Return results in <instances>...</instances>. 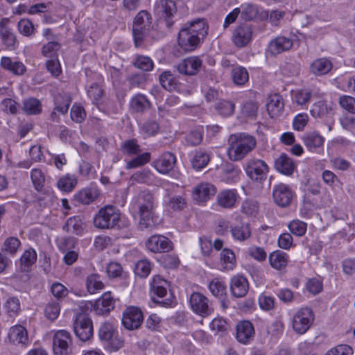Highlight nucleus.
Listing matches in <instances>:
<instances>
[{
  "mask_svg": "<svg viewBox=\"0 0 355 355\" xmlns=\"http://www.w3.org/2000/svg\"><path fill=\"white\" fill-rule=\"evenodd\" d=\"M60 311V306L57 302H49L44 309L45 316L50 320H55Z\"/></svg>",
  "mask_w": 355,
  "mask_h": 355,
  "instance_id": "52",
  "label": "nucleus"
},
{
  "mask_svg": "<svg viewBox=\"0 0 355 355\" xmlns=\"http://www.w3.org/2000/svg\"><path fill=\"white\" fill-rule=\"evenodd\" d=\"M332 68V64L327 58H319L314 60L310 67L311 72L316 76L327 74Z\"/></svg>",
  "mask_w": 355,
  "mask_h": 355,
  "instance_id": "31",
  "label": "nucleus"
},
{
  "mask_svg": "<svg viewBox=\"0 0 355 355\" xmlns=\"http://www.w3.org/2000/svg\"><path fill=\"white\" fill-rule=\"evenodd\" d=\"M305 146L310 151H315L323 146L324 139L316 132L306 133L303 137Z\"/></svg>",
  "mask_w": 355,
  "mask_h": 355,
  "instance_id": "28",
  "label": "nucleus"
},
{
  "mask_svg": "<svg viewBox=\"0 0 355 355\" xmlns=\"http://www.w3.org/2000/svg\"><path fill=\"white\" fill-rule=\"evenodd\" d=\"M216 109L221 115L227 116L234 113L235 104L230 101L222 100L216 103Z\"/></svg>",
  "mask_w": 355,
  "mask_h": 355,
  "instance_id": "50",
  "label": "nucleus"
},
{
  "mask_svg": "<svg viewBox=\"0 0 355 355\" xmlns=\"http://www.w3.org/2000/svg\"><path fill=\"white\" fill-rule=\"evenodd\" d=\"M150 157V155L148 153H144L137 156L128 162L127 168H132L144 165L149 162Z\"/></svg>",
  "mask_w": 355,
  "mask_h": 355,
  "instance_id": "59",
  "label": "nucleus"
},
{
  "mask_svg": "<svg viewBox=\"0 0 355 355\" xmlns=\"http://www.w3.org/2000/svg\"><path fill=\"white\" fill-rule=\"evenodd\" d=\"M272 197L274 202L278 206L286 207L291 204L293 194L288 186L280 183L274 187Z\"/></svg>",
  "mask_w": 355,
  "mask_h": 355,
  "instance_id": "14",
  "label": "nucleus"
},
{
  "mask_svg": "<svg viewBox=\"0 0 355 355\" xmlns=\"http://www.w3.org/2000/svg\"><path fill=\"white\" fill-rule=\"evenodd\" d=\"M184 28L189 30L192 34L199 36L202 40L208 33V25L204 19H197L185 24Z\"/></svg>",
  "mask_w": 355,
  "mask_h": 355,
  "instance_id": "26",
  "label": "nucleus"
},
{
  "mask_svg": "<svg viewBox=\"0 0 355 355\" xmlns=\"http://www.w3.org/2000/svg\"><path fill=\"white\" fill-rule=\"evenodd\" d=\"M76 184L77 179L76 177L67 174L58 180L57 187L62 191L70 192L75 188Z\"/></svg>",
  "mask_w": 355,
  "mask_h": 355,
  "instance_id": "41",
  "label": "nucleus"
},
{
  "mask_svg": "<svg viewBox=\"0 0 355 355\" xmlns=\"http://www.w3.org/2000/svg\"><path fill=\"white\" fill-rule=\"evenodd\" d=\"M340 106L351 113H355V98L349 96H343L339 99Z\"/></svg>",
  "mask_w": 355,
  "mask_h": 355,
  "instance_id": "63",
  "label": "nucleus"
},
{
  "mask_svg": "<svg viewBox=\"0 0 355 355\" xmlns=\"http://www.w3.org/2000/svg\"><path fill=\"white\" fill-rule=\"evenodd\" d=\"M99 191L96 188H86L79 191L76 196V200L83 205H89L99 196Z\"/></svg>",
  "mask_w": 355,
  "mask_h": 355,
  "instance_id": "33",
  "label": "nucleus"
},
{
  "mask_svg": "<svg viewBox=\"0 0 355 355\" xmlns=\"http://www.w3.org/2000/svg\"><path fill=\"white\" fill-rule=\"evenodd\" d=\"M175 163V156L170 152H166L155 162V167L160 173L165 174L173 168Z\"/></svg>",
  "mask_w": 355,
  "mask_h": 355,
  "instance_id": "23",
  "label": "nucleus"
},
{
  "mask_svg": "<svg viewBox=\"0 0 355 355\" xmlns=\"http://www.w3.org/2000/svg\"><path fill=\"white\" fill-rule=\"evenodd\" d=\"M248 254L252 258L259 261L266 260L267 257V254L263 248L255 245L250 246L248 249Z\"/></svg>",
  "mask_w": 355,
  "mask_h": 355,
  "instance_id": "58",
  "label": "nucleus"
},
{
  "mask_svg": "<svg viewBox=\"0 0 355 355\" xmlns=\"http://www.w3.org/2000/svg\"><path fill=\"white\" fill-rule=\"evenodd\" d=\"M17 28L19 33L24 36H30L34 31V26L31 20L22 19L17 24Z\"/></svg>",
  "mask_w": 355,
  "mask_h": 355,
  "instance_id": "56",
  "label": "nucleus"
},
{
  "mask_svg": "<svg viewBox=\"0 0 355 355\" xmlns=\"http://www.w3.org/2000/svg\"><path fill=\"white\" fill-rule=\"evenodd\" d=\"M86 287L87 291L91 293H95L98 290L104 288V284L98 274H91L87 277Z\"/></svg>",
  "mask_w": 355,
  "mask_h": 355,
  "instance_id": "42",
  "label": "nucleus"
},
{
  "mask_svg": "<svg viewBox=\"0 0 355 355\" xmlns=\"http://www.w3.org/2000/svg\"><path fill=\"white\" fill-rule=\"evenodd\" d=\"M232 78L234 84L243 85L249 79L247 69L243 67H236L232 71Z\"/></svg>",
  "mask_w": 355,
  "mask_h": 355,
  "instance_id": "43",
  "label": "nucleus"
},
{
  "mask_svg": "<svg viewBox=\"0 0 355 355\" xmlns=\"http://www.w3.org/2000/svg\"><path fill=\"white\" fill-rule=\"evenodd\" d=\"M72 340L70 334L66 330L58 331L53 339V350L55 355H68L71 352Z\"/></svg>",
  "mask_w": 355,
  "mask_h": 355,
  "instance_id": "9",
  "label": "nucleus"
},
{
  "mask_svg": "<svg viewBox=\"0 0 355 355\" xmlns=\"http://www.w3.org/2000/svg\"><path fill=\"white\" fill-rule=\"evenodd\" d=\"M252 37V29L247 24H240L232 33V42L239 48L247 46Z\"/></svg>",
  "mask_w": 355,
  "mask_h": 355,
  "instance_id": "15",
  "label": "nucleus"
},
{
  "mask_svg": "<svg viewBox=\"0 0 355 355\" xmlns=\"http://www.w3.org/2000/svg\"><path fill=\"white\" fill-rule=\"evenodd\" d=\"M155 13L160 21L165 23L168 28H171L175 22L174 17L177 13L176 4L172 0H158L155 4Z\"/></svg>",
  "mask_w": 355,
  "mask_h": 355,
  "instance_id": "5",
  "label": "nucleus"
},
{
  "mask_svg": "<svg viewBox=\"0 0 355 355\" xmlns=\"http://www.w3.org/2000/svg\"><path fill=\"white\" fill-rule=\"evenodd\" d=\"M23 110L28 114H37L42 111V105L37 98H30L24 100Z\"/></svg>",
  "mask_w": 355,
  "mask_h": 355,
  "instance_id": "46",
  "label": "nucleus"
},
{
  "mask_svg": "<svg viewBox=\"0 0 355 355\" xmlns=\"http://www.w3.org/2000/svg\"><path fill=\"white\" fill-rule=\"evenodd\" d=\"M19 245L20 241L18 239L15 237H9L4 242L3 250L11 254H14L17 252Z\"/></svg>",
  "mask_w": 355,
  "mask_h": 355,
  "instance_id": "61",
  "label": "nucleus"
},
{
  "mask_svg": "<svg viewBox=\"0 0 355 355\" xmlns=\"http://www.w3.org/2000/svg\"><path fill=\"white\" fill-rule=\"evenodd\" d=\"M288 255L286 253L277 250L269 255V261L271 266L277 270L284 268L288 263Z\"/></svg>",
  "mask_w": 355,
  "mask_h": 355,
  "instance_id": "34",
  "label": "nucleus"
},
{
  "mask_svg": "<svg viewBox=\"0 0 355 355\" xmlns=\"http://www.w3.org/2000/svg\"><path fill=\"white\" fill-rule=\"evenodd\" d=\"M31 176L35 189L38 191H41L45 182V177L42 171L38 168L33 169Z\"/></svg>",
  "mask_w": 355,
  "mask_h": 355,
  "instance_id": "53",
  "label": "nucleus"
},
{
  "mask_svg": "<svg viewBox=\"0 0 355 355\" xmlns=\"http://www.w3.org/2000/svg\"><path fill=\"white\" fill-rule=\"evenodd\" d=\"M236 257L232 250L225 248L220 254V263L223 269L232 270L235 266Z\"/></svg>",
  "mask_w": 355,
  "mask_h": 355,
  "instance_id": "37",
  "label": "nucleus"
},
{
  "mask_svg": "<svg viewBox=\"0 0 355 355\" xmlns=\"http://www.w3.org/2000/svg\"><path fill=\"white\" fill-rule=\"evenodd\" d=\"M238 193L235 189L223 190L217 196L218 205L223 208L233 207L237 200Z\"/></svg>",
  "mask_w": 355,
  "mask_h": 355,
  "instance_id": "24",
  "label": "nucleus"
},
{
  "mask_svg": "<svg viewBox=\"0 0 355 355\" xmlns=\"http://www.w3.org/2000/svg\"><path fill=\"white\" fill-rule=\"evenodd\" d=\"M209 162V156L205 152L197 151L191 159L192 167L196 170H200L205 167Z\"/></svg>",
  "mask_w": 355,
  "mask_h": 355,
  "instance_id": "45",
  "label": "nucleus"
},
{
  "mask_svg": "<svg viewBox=\"0 0 355 355\" xmlns=\"http://www.w3.org/2000/svg\"><path fill=\"white\" fill-rule=\"evenodd\" d=\"M151 270L150 263L147 260H141L135 266V272L140 277H146Z\"/></svg>",
  "mask_w": 355,
  "mask_h": 355,
  "instance_id": "55",
  "label": "nucleus"
},
{
  "mask_svg": "<svg viewBox=\"0 0 355 355\" xmlns=\"http://www.w3.org/2000/svg\"><path fill=\"white\" fill-rule=\"evenodd\" d=\"M353 349L348 345H339L330 349L326 355H352Z\"/></svg>",
  "mask_w": 355,
  "mask_h": 355,
  "instance_id": "64",
  "label": "nucleus"
},
{
  "mask_svg": "<svg viewBox=\"0 0 355 355\" xmlns=\"http://www.w3.org/2000/svg\"><path fill=\"white\" fill-rule=\"evenodd\" d=\"M114 308V300L110 293H105L94 305V310L97 314H107Z\"/></svg>",
  "mask_w": 355,
  "mask_h": 355,
  "instance_id": "25",
  "label": "nucleus"
},
{
  "mask_svg": "<svg viewBox=\"0 0 355 355\" xmlns=\"http://www.w3.org/2000/svg\"><path fill=\"white\" fill-rule=\"evenodd\" d=\"M74 332L83 341L89 340L93 336V325L91 319L85 313L77 315L73 323Z\"/></svg>",
  "mask_w": 355,
  "mask_h": 355,
  "instance_id": "7",
  "label": "nucleus"
},
{
  "mask_svg": "<svg viewBox=\"0 0 355 355\" xmlns=\"http://www.w3.org/2000/svg\"><path fill=\"white\" fill-rule=\"evenodd\" d=\"M202 62L199 57L191 56L179 62L175 68L180 73L187 76L196 75L201 69Z\"/></svg>",
  "mask_w": 355,
  "mask_h": 355,
  "instance_id": "13",
  "label": "nucleus"
},
{
  "mask_svg": "<svg viewBox=\"0 0 355 355\" xmlns=\"http://www.w3.org/2000/svg\"><path fill=\"white\" fill-rule=\"evenodd\" d=\"M245 171L252 180L261 182L266 178L268 166L266 163L259 159H250L246 163Z\"/></svg>",
  "mask_w": 355,
  "mask_h": 355,
  "instance_id": "8",
  "label": "nucleus"
},
{
  "mask_svg": "<svg viewBox=\"0 0 355 355\" xmlns=\"http://www.w3.org/2000/svg\"><path fill=\"white\" fill-rule=\"evenodd\" d=\"M103 89L97 84H92L87 89V95L92 99L93 104L99 107L103 103Z\"/></svg>",
  "mask_w": 355,
  "mask_h": 355,
  "instance_id": "44",
  "label": "nucleus"
},
{
  "mask_svg": "<svg viewBox=\"0 0 355 355\" xmlns=\"http://www.w3.org/2000/svg\"><path fill=\"white\" fill-rule=\"evenodd\" d=\"M135 65L143 71H149L153 69V62L148 57L139 56L135 62Z\"/></svg>",
  "mask_w": 355,
  "mask_h": 355,
  "instance_id": "62",
  "label": "nucleus"
},
{
  "mask_svg": "<svg viewBox=\"0 0 355 355\" xmlns=\"http://www.w3.org/2000/svg\"><path fill=\"white\" fill-rule=\"evenodd\" d=\"M55 110L60 114H65L71 103V98L69 95L58 94L55 96Z\"/></svg>",
  "mask_w": 355,
  "mask_h": 355,
  "instance_id": "40",
  "label": "nucleus"
},
{
  "mask_svg": "<svg viewBox=\"0 0 355 355\" xmlns=\"http://www.w3.org/2000/svg\"><path fill=\"white\" fill-rule=\"evenodd\" d=\"M209 288L211 293L220 298H223L226 295V286L218 279H213L209 284Z\"/></svg>",
  "mask_w": 355,
  "mask_h": 355,
  "instance_id": "49",
  "label": "nucleus"
},
{
  "mask_svg": "<svg viewBox=\"0 0 355 355\" xmlns=\"http://www.w3.org/2000/svg\"><path fill=\"white\" fill-rule=\"evenodd\" d=\"M130 106L134 112L144 113L150 108V102L145 95L138 94L132 98Z\"/></svg>",
  "mask_w": 355,
  "mask_h": 355,
  "instance_id": "29",
  "label": "nucleus"
},
{
  "mask_svg": "<svg viewBox=\"0 0 355 355\" xmlns=\"http://www.w3.org/2000/svg\"><path fill=\"white\" fill-rule=\"evenodd\" d=\"M236 329V338L241 343L247 344L252 340L254 336V329L250 321L244 320L239 322Z\"/></svg>",
  "mask_w": 355,
  "mask_h": 355,
  "instance_id": "18",
  "label": "nucleus"
},
{
  "mask_svg": "<svg viewBox=\"0 0 355 355\" xmlns=\"http://www.w3.org/2000/svg\"><path fill=\"white\" fill-rule=\"evenodd\" d=\"M63 230L68 233L79 235L83 231V223L80 216L69 218L63 226Z\"/></svg>",
  "mask_w": 355,
  "mask_h": 355,
  "instance_id": "35",
  "label": "nucleus"
},
{
  "mask_svg": "<svg viewBox=\"0 0 355 355\" xmlns=\"http://www.w3.org/2000/svg\"><path fill=\"white\" fill-rule=\"evenodd\" d=\"M241 17L245 21H250L255 19L259 13L257 6L253 4H243L241 7Z\"/></svg>",
  "mask_w": 355,
  "mask_h": 355,
  "instance_id": "48",
  "label": "nucleus"
},
{
  "mask_svg": "<svg viewBox=\"0 0 355 355\" xmlns=\"http://www.w3.org/2000/svg\"><path fill=\"white\" fill-rule=\"evenodd\" d=\"M228 143L227 155L234 162L242 160L257 145L256 139L246 133L231 135Z\"/></svg>",
  "mask_w": 355,
  "mask_h": 355,
  "instance_id": "1",
  "label": "nucleus"
},
{
  "mask_svg": "<svg viewBox=\"0 0 355 355\" xmlns=\"http://www.w3.org/2000/svg\"><path fill=\"white\" fill-rule=\"evenodd\" d=\"M120 219L119 209L112 205H107L100 209L95 215L94 223L95 227L98 229H112L118 225Z\"/></svg>",
  "mask_w": 355,
  "mask_h": 355,
  "instance_id": "4",
  "label": "nucleus"
},
{
  "mask_svg": "<svg viewBox=\"0 0 355 355\" xmlns=\"http://www.w3.org/2000/svg\"><path fill=\"white\" fill-rule=\"evenodd\" d=\"M60 44L56 42H50L42 47V54L51 59L57 58V51L60 49Z\"/></svg>",
  "mask_w": 355,
  "mask_h": 355,
  "instance_id": "54",
  "label": "nucleus"
},
{
  "mask_svg": "<svg viewBox=\"0 0 355 355\" xmlns=\"http://www.w3.org/2000/svg\"><path fill=\"white\" fill-rule=\"evenodd\" d=\"M293 45V40L284 36H279L271 40L268 45V52L274 55L290 50Z\"/></svg>",
  "mask_w": 355,
  "mask_h": 355,
  "instance_id": "21",
  "label": "nucleus"
},
{
  "mask_svg": "<svg viewBox=\"0 0 355 355\" xmlns=\"http://www.w3.org/2000/svg\"><path fill=\"white\" fill-rule=\"evenodd\" d=\"M314 320V314L312 309L308 307L302 308L293 315L292 327L298 334H304L311 326Z\"/></svg>",
  "mask_w": 355,
  "mask_h": 355,
  "instance_id": "6",
  "label": "nucleus"
},
{
  "mask_svg": "<svg viewBox=\"0 0 355 355\" xmlns=\"http://www.w3.org/2000/svg\"><path fill=\"white\" fill-rule=\"evenodd\" d=\"M144 315L141 311L134 306L128 307L123 314L122 323L128 330L138 329L142 324Z\"/></svg>",
  "mask_w": 355,
  "mask_h": 355,
  "instance_id": "11",
  "label": "nucleus"
},
{
  "mask_svg": "<svg viewBox=\"0 0 355 355\" xmlns=\"http://www.w3.org/2000/svg\"><path fill=\"white\" fill-rule=\"evenodd\" d=\"M8 338L15 344L26 345L28 340L27 331L21 325L12 327L9 330Z\"/></svg>",
  "mask_w": 355,
  "mask_h": 355,
  "instance_id": "27",
  "label": "nucleus"
},
{
  "mask_svg": "<svg viewBox=\"0 0 355 355\" xmlns=\"http://www.w3.org/2000/svg\"><path fill=\"white\" fill-rule=\"evenodd\" d=\"M231 233L235 240L243 242L251 237L252 231L248 223H242L232 227Z\"/></svg>",
  "mask_w": 355,
  "mask_h": 355,
  "instance_id": "32",
  "label": "nucleus"
},
{
  "mask_svg": "<svg viewBox=\"0 0 355 355\" xmlns=\"http://www.w3.org/2000/svg\"><path fill=\"white\" fill-rule=\"evenodd\" d=\"M266 107L268 113L271 118L278 117L283 112L284 107L282 97L277 94L270 95L268 98Z\"/></svg>",
  "mask_w": 355,
  "mask_h": 355,
  "instance_id": "22",
  "label": "nucleus"
},
{
  "mask_svg": "<svg viewBox=\"0 0 355 355\" xmlns=\"http://www.w3.org/2000/svg\"><path fill=\"white\" fill-rule=\"evenodd\" d=\"M146 246L151 252L160 253L168 252L172 250L173 243L164 236L153 235L148 239Z\"/></svg>",
  "mask_w": 355,
  "mask_h": 355,
  "instance_id": "17",
  "label": "nucleus"
},
{
  "mask_svg": "<svg viewBox=\"0 0 355 355\" xmlns=\"http://www.w3.org/2000/svg\"><path fill=\"white\" fill-rule=\"evenodd\" d=\"M230 290L235 297H243L245 296L249 290L248 279L243 275H236L231 279Z\"/></svg>",
  "mask_w": 355,
  "mask_h": 355,
  "instance_id": "20",
  "label": "nucleus"
},
{
  "mask_svg": "<svg viewBox=\"0 0 355 355\" xmlns=\"http://www.w3.org/2000/svg\"><path fill=\"white\" fill-rule=\"evenodd\" d=\"M192 310L201 316H207L211 313L213 309L209 304V300L200 293H193L189 300Z\"/></svg>",
  "mask_w": 355,
  "mask_h": 355,
  "instance_id": "12",
  "label": "nucleus"
},
{
  "mask_svg": "<svg viewBox=\"0 0 355 355\" xmlns=\"http://www.w3.org/2000/svg\"><path fill=\"white\" fill-rule=\"evenodd\" d=\"M159 79L161 85L170 92L175 90L178 84V80L170 71H163Z\"/></svg>",
  "mask_w": 355,
  "mask_h": 355,
  "instance_id": "36",
  "label": "nucleus"
},
{
  "mask_svg": "<svg viewBox=\"0 0 355 355\" xmlns=\"http://www.w3.org/2000/svg\"><path fill=\"white\" fill-rule=\"evenodd\" d=\"M216 191V187L208 182H202L193 189V198L199 202L207 201Z\"/></svg>",
  "mask_w": 355,
  "mask_h": 355,
  "instance_id": "19",
  "label": "nucleus"
},
{
  "mask_svg": "<svg viewBox=\"0 0 355 355\" xmlns=\"http://www.w3.org/2000/svg\"><path fill=\"white\" fill-rule=\"evenodd\" d=\"M152 28V16L146 10H141L135 16L132 24V35L136 47L141 46Z\"/></svg>",
  "mask_w": 355,
  "mask_h": 355,
  "instance_id": "3",
  "label": "nucleus"
},
{
  "mask_svg": "<svg viewBox=\"0 0 355 355\" xmlns=\"http://www.w3.org/2000/svg\"><path fill=\"white\" fill-rule=\"evenodd\" d=\"M168 286V282L165 279H162L160 276L157 275L154 277L153 282L151 283V293H152V300L157 304H159L163 306H169L171 303V301L169 300H156L155 295H156L159 298H162L167 294L166 288Z\"/></svg>",
  "mask_w": 355,
  "mask_h": 355,
  "instance_id": "10",
  "label": "nucleus"
},
{
  "mask_svg": "<svg viewBox=\"0 0 355 355\" xmlns=\"http://www.w3.org/2000/svg\"><path fill=\"white\" fill-rule=\"evenodd\" d=\"M259 103L252 100L244 102L241 106V114L249 119H255L259 110Z\"/></svg>",
  "mask_w": 355,
  "mask_h": 355,
  "instance_id": "39",
  "label": "nucleus"
},
{
  "mask_svg": "<svg viewBox=\"0 0 355 355\" xmlns=\"http://www.w3.org/2000/svg\"><path fill=\"white\" fill-rule=\"evenodd\" d=\"M0 36L3 44L5 45L6 48L10 50L15 49L16 37L9 28L1 25Z\"/></svg>",
  "mask_w": 355,
  "mask_h": 355,
  "instance_id": "38",
  "label": "nucleus"
},
{
  "mask_svg": "<svg viewBox=\"0 0 355 355\" xmlns=\"http://www.w3.org/2000/svg\"><path fill=\"white\" fill-rule=\"evenodd\" d=\"M331 111V107L324 101H319L313 104L310 110L313 117H323L327 115Z\"/></svg>",
  "mask_w": 355,
  "mask_h": 355,
  "instance_id": "47",
  "label": "nucleus"
},
{
  "mask_svg": "<svg viewBox=\"0 0 355 355\" xmlns=\"http://www.w3.org/2000/svg\"><path fill=\"white\" fill-rule=\"evenodd\" d=\"M200 41L199 36L192 34L184 27H182L178 33V44L185 51L194 50Z\"/></svg>",
  "mask_w": 355,
  "mask_h": 355,
  "instance_id": "16",
  "label": "nucleus"
},
{
  "mask_svg": "<svg viewBox=\"0 0 355 355\" xmlns=\"http://www.w3.org/2000/svg\"><path fill=\"white\" fill-rule=\"evenodd\" d=\"M6 308L10 316L17 315L20 310L19 300L15 297L8 298L6 304Z\"/></svg>",
  "mask_w": 355,
  "mask_h": 355,
  "instance_id": "60",
  "label": "nucleus"
},
{
  "mask_svg": "<svg viewBox=\"0 0 355 355\" xmlns=\"http://www.w3.org/2000/svg\"><path fill=\"white\" fill-rule=\"evenodd\" d=\"M291 232L297 236H302L306 230V224L302 221L295 220L288 225Z\"/></svg>",
  "mask_w": 355,
  "mask_h": 355,
  "instance_id": "57",
  "label": "nucleus"
},
{
  "mask_svg": "<svg viewBox=\"0 0 355 355\" xmlns=\"http://www.w3.org/2000/svg\"><path fill=\"white\" fill-rule=\"evenodd\" d=\"M275 168L285 175H291L295 169L293 160L286 155H280L275 162Z\"/></svg>",
  "mask_w": 355,
  "mask_h": 355,
  "instance_id": "30",
  "label": "nucleus"
},
{
  "mask_svg": "<svg viewBox=\"0 0 355 355\" xmlns=\"http://www.w3.org/2000/svg\"><path fill=\"white\" fill-rule=\"evenodd\" d=\"M134 207L138 210L139 225L141 230L151 229L156 226L153 218L154 197L150 191H141L135 200Z\"/></svg>",
  "mask_w": 355,
  "mask_h": 355,
  "instance_id": "2",
  "label": "nucleus"
},
{
  "mask_svg": "<svg viewBox=\"0 0 355 355\" xmlns=\"http://www.w3.org/2000/svg\"><path fill=\"white\" fill-rule=\"evenodd\" d=\"M159 130V124L155 121H146L141 125V132L145 137L155 135Z\"/></svg>",
  "mask_w": 355,
  "mask_h": 355,
  "instance_id": "51",
  "label": "nucleus"
}]
</instances>
